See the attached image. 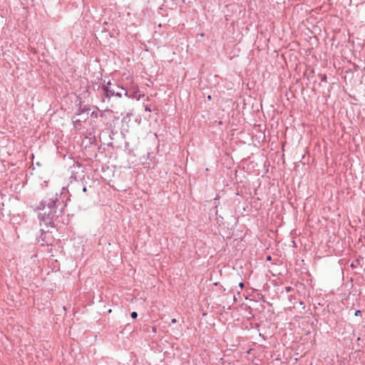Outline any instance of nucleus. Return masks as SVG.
<instances>
[{
  "label": "nucleus",
  "instance_id": "1",
  "mask_svg": "<svg viewBox=\"0 0 365 365\" xmlns=\"http://www.w3.org/2000/svg\"><path fill=\"white\" fill-rule=\"evenodd\" d=\"M57 195H53L49 198L43 200L36 207L38 218L47 226L53 227L54 220L56 217V202H58Z\"/></svg>",
  "mask_w": 365,
  "mask_h": 365
},
{
  "label": "nucleus",
  "instance_id": "2",
  "mask_svg": "<svg viewBox=\"0 0 365 365\" xmlns=\"http://www.w3.org/2000/svg\"><path fill=\"white\" fill-rule=\"evenodd\" d=\"M116 89H120L124 92V96L128 95V91L123 87H120L117 84L112 83L110 81H108L106 85H103L101 87V101L104 103L106 99H110L112 96L122 97L121 92H115Z\"/></svg>",
  "mask_w": 365,
  "mask_h": 365
},
{
  "label": "nucleus",
  "instance_id": "3",
  "mask_svg": "<svg viewBox=\"0 0 365 365\" xmlns=\"http://www.w3.org/2000/svg\"><path fill=\"white\" fill-rule=\"evenodd\" d=\"M137 317H138V314H137V312H133L131 313V317H132L133 319H135Z\"/></svg>",
  "mask_w": 365,
  "mask_h": 365
},
{
  "label": "nucleus",
  "instance_id": "4",
  "mask_svg": "<svg viewBox=\"0 0 365 365\" xmlns=\"http://www.w3.org/2000/svg\"><path fill=\"white\" fill-rule=\"evenodd\" d=\"M361 312L360 310H356V311L355 312L354 315L357 317V316L361 315Z\"/></svg>",
  "mask_w": 365,
  "mask_h": 365
},
{
  "label": "nucleus",
  "instance_id": "5",
  "mask_svg": "<svg viewBox=\"0 0 365 365\" xmlns=\"http://www.w3.org/2000/svg\"><path fill=\"white\" fill-rule=\"evenodd\" d=\"M145 110L146 111L151 112V109L148 106H145Z\"/></svg>",
  "mask_w": 365,
  "mask_h": 365
},
{
  "label": "nucleus",
  "instance_id": "6",
  "mask_svg": "<svg viewBox=\"0 0 365 365\" xmlns=\"http://www.w3.org/2000/svg\"><path fill=\"white\" fill-rule=\"evenodd\" d=\"M239 287L240 289H242L244 287V283L243 282H240L239 283Z\"/></svg>",
  "mask_w": 365,
  "mask_h": 365
},
{
  "label": "nucleus",
  "instance_id": "7",
  "mask_svg": "<svg viewBox=\"0 0 365 365\" xmlns=\"http://www.w3.org/2000/svg\"><path fill=\"white\" fill-rule=\"evenodd\" d=\"M115 92H121L122 93V96L124 95V92L122 91L120 89H116Z\"/></svg>",
  "mask_w": 365,
  "mask_h": 365
},
{
  "label": "nucleus",
  "instance_id": "8",
  "mask_svg": "<svg viewBox=\"0 0 365 365\" xmlns=\"http://www.w3.org/2000/svg\"><path fill=\"white\" fill-rule=\"evenodd\" d=\"M176 322H177L176 319H172V321H171V322H172L173 324L176 323Z\"/></svg>",
  "mask_w": 365,
  "mask_h": 365
},
{
  "label": "nucleus",
  "instance_id": "9",
  "mask_svg": "<svg viewBox=\"0 0 365 365\" xmlns=\"http://www.w3.org/2000/svg\"><path fill=\"white\" fill-rule=\"evenodd\" d=\"M290 289H291V288H290L289 287H286V290H287V292H289V291H290Z\"/></svg>",
  "mask_w": 365,
  "mask_h": 365
},
{
  "label": "nucleus",
  "instance_id": "10",
  "mask_svg": "<svg viewBox=\"0 0 365 365\" xmlns=\"http://www.w3.org/2000/svg\"><path fill=\"white\" fill-rule=\"evenodd\" d=\"M83 191L84 192H86L87 191V188H86V187H84L83 188Z\"/></svg>",
  "mask_w": 365,
  "mask_h": 365
},
{
  "label": "nucleus",
  "instance_id": "11",
  "mask_svg": "<svg viewBox=\"0 0 365 365\" xmlns=\"http://www.w3.org/2000/svg\"><path fill=\"white\" fill-rule=\"evenodd\" d=\"M271 259V257L270 256H268L267 257V260H269Z\"/></svg>",
  "mask_w": 365,
  "mask_h": 365
}]
</instances>
